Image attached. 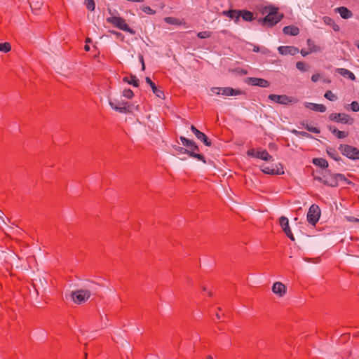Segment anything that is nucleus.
I'll use <instances>...</instances> for the list:
<instances>
[{
	"mask_svg": "<svg viewBox=\"0 0 359 359\" xmlns=\"http://www.w3.org/2000/svg\"><path fill=\"white\" fill-rule=\"evenodd\" d=\"M269 13L258 21L261 22L263 26L271 27L278 24L283 18V14L278 11V8L274 6H269Z\"/></svg>",
	"mask_w": 359,
	"mask_h": 359,
	"instance_id": "nucleus-1",
	"label": "nucleus"
},
{
	"mask_svg": "<svg viewBox=\"0 0 359 359\" xmlns=\"http://www.w3.org/2000/svg\"><path fill=\"white\" fill-rule=\"evenodd\" d=\"M94 285H95V284L93 283L88 286V288L73 291L71 294V297L74 302L77 304L86 302L90 298L92 293L91 290L94 289Z\"/></svg>",
	"mask_w": 359,
	"mask_h": 359,
	"instance_id": "nucleus-2",
	"label": "nucleus"
},
{
	"mask_svg": "<svg viewBox=\"0 0 359 359\" xmlns=\"http://www.w3.org/2000/svg\"><path fill=\"white\" fill-rule=\"evenodd\" d=\"M340 152L351 160H359V149L348 144H340L339 147Z\"/></svg>",
	"mask_w": 359,
	"mask_h": 359,
	"instance_id": "nucleus-3",
	"label": "nucleus"
},
{
	"mask_svg": "<svg viewBox=\"0 0 359 359\" xmlns=\"http://www.w3.org/2000/svg\"><path fill=\"white\" fill-rule=\"evenodd\" d=\"M108 22L113 24L115 27L125 32H129L132 34H135V32L131 29L126 23L124 19L121 17L113 16L107 19Z\"/></svg>",
	"mask_w": 359,
	"mask_h": 359,
	"instance_id": "nucleus-4",
	"label": "nucleus"
},
{
	"mask_svg": "<svg viewBox=\"0 0 359 359\" xmlns=\"http://www.w3.org/2000/svg\"><path fill=\"white\" fill-rule=\"evenodd\" d=\"M320 216V210L317 205H312L307 213V221L309 224L315 226L318 222Z\"/></svg>",
	"mask_w": 359,
	"mask_h": 359,
	"instance_id": "nucleus-5",
	"label": "nucleus"
},
{
	"mask_svg": "<svg viewBox=\"0 0 359 359\" xmlns=\"http://www.w3.org/2000/svg\"><path fill=\"white\" fill-rule=\"evenodd\" d=\"M330 120L341 123L351 125L354 122V119L349 115L344 113H332L329 116Z\"/></svg>",
	"mask_w": 359,
	"mask_h": 359,
	"instance_id": "nucleus-6",
	"label": "nucleus"
},
{
	"mask_svg": "<svg viewBox=\"0 0 359 359\" xmlns=\"http://www.w3.org/2000/svg\"><path fill=\"white\" fill-rule=\"evenodd\" d=\"M315 180L323 183L325 185L336 187L338 186V182H337L335 174H326L324 175L323 177H315Z\"/></svg>",
	"mask_w": 359,
	"mask_h": 359,
	"instance_id": "nucleus-7",
	"label": "nucleus"
},
{
	"mask_svg": "<svg viewBox=\"0 0 359 359\" xmlns=\"http://www.w3.org/2000/svg\"><path fill=\"white\" fill-rule=\"evenodd\" d=\"M109 104L113 109L120 113L130 112V105L128 102H116L109 100Z\"/></svg>",
	"mask_w": 359,
	"mask_h": 359,
	"instance_id": "nucleus-8",
	"label": "nucleus"
},
{
	"mask_svg": "<svg viewBox=\"0 0 359 359\" xmlns=\"http://www.w3.org/2000/svg\"><path fill=\"white\" fill-rule=\"evenodd\" d=\"M280 225L283 229V231L285 232V233L287 235V236L292 241H294V237L290 230V226H289V221L288 219L284 216H282L280 217L279 219Z\"/></svg>",
	"mask_w": 359,
	"mask_h": 359,
	"instance_id": "nucleus-9",
	"label": "nucleus"
},
{
	"mask_svg": "<svg viewBox=\"0 0 359 359\" xmlns=\"http://www.w3.org/2000/svg\"><path fill=\"white\" fill-rule=\"evenodd\" d=\"M268 98L276 103L280 104H287L290 102H291V100L290 97H288L286 95H276V94H270L268 96Z\"/></svg>",
	"mask_w": 359,
	"mask_h": 359,
	"instance_id": "nucleus-10",
	"label": "nucleus"
},
{
	"mask_svg": "<svg viewBox=\"0 0 359 359\" xmlns=\"http://www.w3.org/2000/svg\"><path fill=\"white\" fill-rule=\"evenodd\" d=\"M191 130L193 133L196 135V137L201 141H202L205 145L210 146L211 141L210 139L205 135L203 133L198 130L194 125L191 126Z\"/></svg>",
	"mask_w": 359,
	"mask_h": 359,
	"instance_id": "nucleus-11",
	"label": "nucleus"
},
{
	"mask_svg": "<svg viewBox=\"0 0 359 359\" xmlns=\"http://www.w3.org/2000/svg\"><path fill=\"white\" fill-rule=\"evenodd\" d=\"M248 83L250 85L259 86L262 88H267L270 85V83L267 80L255 77L248 78Z\"/></svg>",
	"mask_w": 359,
	"mask_h": 359,
	"instance_id": "nucleus-12",
	"label": "nucleus"
},
{
	"mask_svg": "<svg viewBox=\"0 0 359 359\" xmlns=\"http://www.w3.org/2000/svg\"><path fill=\"white\" fill-rule=\"evenodd\" d=\"M198 151H199V148L195 143L194 146L191 147L190 150L188 149V154L189 156L196 158L198 161H201L204 163H205L206 161H205V156L201 154H198L197 152H198Z\"/></svg>",
	"mask_w": 359,
	"mask_h": 359,
	"instance_id": "nucleus-13",
	"label": "nucleus"
},
{
	"mask_svg": "<svg viewBox=\"0 0 359 359\" xmlns=\"http://www.w3.org/2000/svg\"><path fill=\"white\" fill-rule=\"evenodd\" d=\"M285 285L280 282H276L272 286V292L279 297H283L286 293Z\"/></svg>",
	"mask_w": 359,
	"mask_h": 359,
	"instance_id": "nucleus-14",
	"label": "nucleus"
},
{
	"mask_svg": "<svg viewBox=\"0 0 359 359\" xmlns=\"http://www.w3.org/2000/svg\"><path fill=\"white\" fill-rule=\"evenodd\" d=\"M243 92L239 89H233L231 87L221 88L220 95L225 96H236L243 94Z\"/></svg>",
	"mask_w": 359,
	"mask_h": 359,
	"instance_id": "nucleus-15",
	"label": "nucleus"
},
{
	"mask_svg": "<svg viewBox=\"0 0 359 359\" xmlns=\"http://www.w3.org/2000/svg\"><path fill=\"white\" fill-rule=\"evenodd\" d=\"M278 52L281 55H294L299 53V48L294 46H280L278 48Z\"/></svg>",
	"mask_w": 359,
	"mask_h": 359,
	"instance_id": "nucleus-16",
	"label": "nucleus"
},
{
	"mask_svg": "<svg viewBox=\"0 0 359 359\" xmlns=\"http://www.w3.org/2000/svg\"><path fill=\"white\" fill-rule=\"evenodd\" d=\"M305 107L315 111L325 112L326 111V107L322 104L305 102Z\"/></svg>",
	"mask_w": 359,
	"mask_h": 359,
	"instance_id": "nucleus-17",
	"label": "nucleus"
},
{
	"mask_svg": "<svg viewBox=\"0 0 359 359\" xmlns=\"http://www.w3.org/2000/svg\"><path fill=\"white\" fill-rule=\"evenodd\" d=\"M145 81L148 83L152 89L153 93L158 97L162 98L164 97L163 91L159 90L156 86L155 83L151 80L149 77L145 78Z\"/></svg>",
	"mask_w": 359,
	"mask_h": 359,
	"instance_id": "nucleus-18",
	"label": "nucleus"
},
{
	"mask_svg": "<svg viewBox=\"0 0 359 359\" xmlns=\"http://www.w3.org/2000/svg\"><path fill=\"white\" fill-rule=\"evenodd\" d=\"M283 31L285 34L290 36H297L299 34V29L294 25L285 26Z\"/></svg>",
	"mask_w": 359,
	"mask_h": 359,
	"instance_id": "nucleus-19",
	"label": "nucleus"
},
{
	"mask_svg": "<svg viewBox=\"0 0 359 359\" xmlns=\"http://www.w3.org/2000/svg\"><path fill=\"white\" fill-rule=\"evenodd\" d=\"M223 15L231 19H235L238 21L241 15V11L240 10H229L223 11Z\"/></svg>",
	"mask_w": 359,
	"mask_h": 359,
	"instance_id": "nucleus-20",
	"label": "nucleus"
},
{
	"mask_svg": "<svg viewBox=\"0 0 359 359\" xmlns=\"http://www.w3.org/2000/svg\"><path fill=\"white\" fill-rule=\"evenodd\" d=\"M255 158H260L265 161H273V157L271 156L266 150H258L257 151V154H255Z\"/></svg>",
	"mask_w": 359,
	"mask_h": 359,
	"instance_id": "nucleus-21",
	"label": "nucleus"
},
{
	"mask_svg": "<svg viewBox=\"0 0 359 359\" xmlns=\"http://www.w3.org/2000/svg\"><path fill=\"white\" fill-rule=\"evenodd\" d=\"M337 72H338L340 75L345 78H348L351 81L355 80V76L353 72L349 71L348 69L344 68H338L337 69Z\"/></svg>",
	"mask_w": 359,
	"mask_h": 359,
	"instance_id": "nucleus-22",
	"label": "nucleus"
},
{
	"mask_svg": "<svg viewBox=\"0 0 359 359\" xmlns=\"http://www.w3.org/2000/svg\"><path fill=\"white\" fill-rule=\"evenodd\" d=\"M336 10L344 19H348L353 15L352 12L344 6L339 7Z\"/></svg>",
	"mask_w": 359,
	"mask_h": 359,
	"instance_id": "nucleus-23",
	"label": "nucleus"
},
{
	"mask_svg": "<svg viewBox=\"0 0 359 359\" xmlns=\"http://www.w3.org/2000/svg\"><path fill=\"white\" fill-rule=\"evenodd\" d=\"M329 130L332 134L336 135L339 139H343L348 136V133H346L344 131H340V130H337L335 126H329Z\"/></svg>",
	"mask_w": 359,
	"mask_h": 359,
	"instance_id": "nucleus-24",
	"label": "nucleus"
},
{
	"mask_svg": "<svg viewBox=\"0 0 359 359\" xmlns=\"http://www.w3.org/2000/svg\"><path fill=\"white\" fill-rule=\"evenodd\" d=\"M261 170L263 172L270 175H280L283 174L284 172H280L278 170H276L274 168H270L267 165L263 164L261 165Z\"/></svg>",
	"mask_w": 359,
	"mask_h": 359,
	"instance_id": "nucleus-25",
	"label": "nucleus"
},
{
	"mask_svg": "<svg viewBox=\"0 0 359 359\" xmlns=\"http://www.w3.org/2000/svg\"><path fill=\"white\" fill-rule=\"evenodd\" d=\"M323 22L327 25H330V27H332V28L334 30V31H339V27L338 25H337L334 20L329 17V16H325L323 17Z\"/></svg>",
	"mask_w": 359,
	"mask_h": 359,
	"instance_id": "nucleus-26",
	"label": "nucleus"
},
{
	"mask_svg": "<svg viewBox=\"0 0 359 359\" xmlns=\"http://www.w3.org/2000/svg\"><path fill=\"white\" fill-rule=\"evenodd\" d=\"M326 151L330 157L334 160L339 161L341 160V157L339 156L338 152L336 149L332 147H327Z\"/></svg>",
	"mask_w": 359,
	"mask_h": 359,
	"instance_id": "nucleus-27",
	"label": "nucleus"
},
{
	"mask_svg": "<svg viewBox=\"0 0 359 359\" xmlns=\"http://www.w3.org/2000/svg\"><path fill=\"white\" fill-rule=\"evenodd\" d=\"M313 163L322 168H327L328 167L327 161L322 158H316L313 159Z\"/></svg>",
	"mask_w": 359,
	"mask_h": 359,
	"instance_id": "nucleus-28",
	"label": "nucleus"
},
{
	"mask_svg": "<svg viewBox=\"0 0 359 359\" xmlns=\"http://www.w3.org/2000/svg\"><path fill=\"white\" fill-rule=\"evenodd\" d=\"M123 81L124 82H126V83H129V84L133 85V86H135V87H137V86H139V80H138V79H137L135 76H134V75H130V79H129V78H128V77H124V78L123 79Z\"/></svg>",
	"mask_w": 359,
	"mask_h": 359,
	"instance_id": "nucleus-29",
	"label": "nucleus"
},
{
	"mask_svg": "<svg viewBox=\"0 0 359 359\" xmlns=\"http://www.w3.org/2000/svg\"><path fill=\"white\" fill-rule=\"evenodd\" d=\"M180 139L182 144L187 148V149L190 150L191 147H192L195 144V142H194L193 140H189L183 136H181L180 137Z\"/></svg>",
	"mask_w": 359,
	"mask_h": 359,
	"instance_id": "nucleus-30",
	"label": "nucleus"
},
{
	"mask_svg": "<svg viewBox=\"0 0 359 359\" xmlns=\"http://www.w3.org/2000/svg\"><path fill=\"white\" fill-rule=\"evenodd\" d=\"M306 43L309 48L310 52L315 53V52H318V51L321 50L320 47L315 45L314 42L311 39H308L306 41Z\"/></svg>",
	"mask_w": 359,
	"mask_h": 359,
	"instance_id": "nucleus-31",
	"label": "nucleus"
},
{
	"mask_svg": "<svg viewBox=\"0 0 359 359\" xmlns=\"http://www.w3.org/2000/svg\"><path fill=\"white\" fill-rule=\"evenodd\" d=\"M245 21L250 22L253 20V13L248 11H241V15Z\"/></svg>",
	"mask_w": 359,
	"mask_h": 359,
	"instance_id": "nucleus-32",
	"label": "nucleus"
},
{
	"mask_svg": "<svg viewBox=\"0 0 359 359\" xmlns=\"http://www.w3.org/2000/svg\"><path fill=\"white\" fill-rule=\"evenodd\" d=\"M302 124L304 126V128L306 129L309 132H311L316 134H318L320 132L318 128L312 126L307 123L302 122Z\"/></svg>",
	"mask_w": 359,
	"mask_h": 359,
	"instance_id": "nucleus-33",
	"label": "nucleus"
},
{
	"mask_svg": "<svg viewBox=\"0 0 359 359\" xmlns=\"http://www.w3.org/2000/svg\"><path fill=\"white\" fill-rule=\"evenodd\" d=\"M296 67L301 72H306L309 69L310 67L308 64L304 62H297L296 63Z\"/></svg>",
	"mask_w": 359,
	"mask_h": 359,
	"instance_id": "nucleus-34",
	"label": "nucleus"
},
{
	"mask_svg": "<svg viewBox=\"0 0 359 359\" xmlns=\"http://www.w3.org/2000/svg\"><path fill=\"white\" fill-rule=\"evenodd\" d=\"M11 50V46L9 43H0V51L3 53H8Z\"/></svg>",
	"mask_w": 359,
	"mask_h": 359,
	"instance_id": "nucleus-35",
	"label": "nucleus"
},
{
	"mask_svg": "<svg viewBox=\"0 0 359 359\" xmlns=\"http://www.w3.org/2000/svg\"><path fill=\"white\" fill-rule=\"evenodd\" d=\"M324 96L330 101H335L337 99V97L331 90L326 91Z\"/></svg>",
	"mask_w": 359,
	"mask_h": 359,
	"instance_id": "nucleus-36",
	"label": "nucleus"
},
{
	"mask_svg": "<svg viewBox=\"0 0 359 359\" xmlns=\"http://www.w3.org/2000/svg\"><path fill=\"white\" fill-rule=\"evenodd\" d=\"M335 177H336V180H337V182H338L339 180H341V181H344L346 182L348 184H352V182H351L350 180H348L344 175L343 174H340V173H338V174H335Z\"/></svg>",
	"mask_w": 359,
	"mask_h": 359,
	"instance_id": "nucleus-37",
	"label": "nucleus"
},
{
	"mask_svg": "<svg viewBox=\"0 0 359 359\" xmlns=\"http://www.w3.org/2000/svg\"><path fill=\"white\" fill-rule=\"evenodd\" d=\"M164 20L170 25H180L179 20L173 17H167Z\"/></svg>",
	"mask_w": 359,
	"mask_h": 359,
	"instance_id": "nucleus-38",
	"label": "nucleus"
},
{
	"mask_svg": "<svg viewBox=\"0 0 359 359\" xmlns=\"http://www.w3.org/2000/svg\"><path fill=\"white\" fill-rule=\"evenodd\" d=\"M85 4L89 11H93L95 10V4L93 0H85Z\"/></svg>",
	"mask_w": 359,
	"mask_h": 359,
	"instance_id": "nucleus-39",
	"label": "nucleus"
},
{
	"mask_svg": "<svg viewBox=\"0 0 359 359\" xmlns=\"http://www.w3.org/2000/svg\"><path fill=\"white\" fill-rule=\"evenodd\" d=\"M141 9L142 10L143 12L149 15H154L156 13L155 11H154L149 6H141Z\"/></svg>",
	"mask_w": 359,
	"mask_h": 359,
	"instance_id": "nucleus-40",
	"label": "nucleus"
},
{
	"mask_svg": "<svg viewBox=\"0 0 359 359\" xmlns=\"http://www.w3.org/2000/svg\"><path fill=\"white\" fill-rule=\"evenodd\" d=\"M197 36L200 39H207V38H209L211 36V34H210V32L203 31V32H198Z\"/></svg>",
	"mask_w": 359,
	"mask_h": 359,
	"instance_id": "nucleus-41",
	"label": "nucleus"
},
{
	"mask_svg": "<svg viewBox=\"0 0 359 359\" xmlns=\"http://www.w3.org/2000/svg\"><path fill=\"white\" fill-rule=\"evenodd\" d=\"M123 95L126 98L131 99L133 97L134 93L130 89H126L123 92Z\"/></svg>",
	"mask_w": 359,
	"mask_h": 359,
	"instance_id": "nucleus-42",
	"label": "nucleus"
},
{
	"mask_svg": "<svg viewBox=\"0 0 359 359\" xmlns=\"http://www.w3.org/2000/svg\"><path fill=\"white\" fill-rule=\"evenodd\" d=\"M350 106H351V108L353 111L357 112L359 111V104L358 102H356V101L352 102L351 103Z\"/></svg>",
	"mask_w": 359,
	"mask_h": 359,
	"instance_id": "nucleus-43",
	"label": "nucleus"
},
{
	"mask_svg": "<svg viewBox=\"0 0 359 359\" xmlns=\"http://www.w3.org/2000/svg\"><path fill=\"white\" fill-rule=\"evenodd\" d=\"M175 150H177V151H179L181 154H188V149H187L184 147H175Z\"/></svg>",
	"mask_w": 359,
	"mask_h": 359,
	"instance_id": "nucleus-44",
	"label": "nucleus"
},
{
	"mask_svg": "<svg viewBox=\"0 0 359 359\" xmlns=\"http://www.w3.org/2000/svg\"><path fill=\"white\" fill-rule=\"evenodd\" d=\"M211 92L217 95H220L221 87H213L210 89Z\"/></svg>",
	"mask_w": 359,
	"mask_h": 359,
	"instance_id": "nucleus-45",
	"label": "nucleus"
},
{
	"mask_svg": "<svg viewBox=\"0 0 359 359\" xmlns=\"http://www.w3.org/2000/svg\"><path fill=\"white\" fill-rule=\"evenodd\" d=\"M295 133H297V131L294 130V131ZM298 133L302 136V137H311V135H310L309 133H306V132H304V131H302V132H298Z\"/></svg>",
	"mask_w": 359,
	"mask_h": 359,
	"instance_id": "nucleus-46",
	"label": "nucleus"
},
{
	"mask_svg": "<svg viewBox=\"0 0 359 359\" xmlns=\"http://www.w3.org/2000/svg\"><path fill=\"white\" fill-rule=\"evenodd\" d=\"M320 79V75L319 74H313L311 76V80L313 82H317Z\"/></svg>",
	"mask_w": 359,
	"mask_h": 359,
	"instance_id": "nucleus-47",
	"label": "nucleus"
},
{
	"mask_svg": "<svg viewBox=\"0 0 359 359\" xmlns=\"http://www.w3.org/2000/svg\"><path fill=\"white\" fill-rule=\"evenodd\" d=\"M139 60H140V62H141V64H142V70H144V69H145V65H144V57H143V55H139Z\"/></svg>",
	"mask_w": 359,
	"mask_h": 359,
	"instance_id": "nucleus-48",
	"label": "nucleus"
},
{
	"mask_svg": "<svg viewBox=\"0 0 359 359\" xmlns=\"http://www.w3.org/2000/svg\"><path fill=\"white\" fill-rule=\"evenodd\" d=\"M247 154L248 156L255 157V154H257V151H255L254 149H250L247 151Z\"/></svg>",
	"mask_w": 359,
	"mask_h": 359,
	"instance_id": "nucleus-49",
	"label": "nucleus"
},
{
	"mask_svg": "<svg viewBox=\"0 0 359 359\" xmlns=\"http://www.w3.org/2000/svg\"><path fill=\"white\" fill-rule=\"evenodd\" d=\"M112 33L114 34H115L117 36V38H120L121 40H123L124 36L121 33L116 32V31L112 32Z\"/></svg>",
	"mask_w": 359,
	"mask_h": 359,
	"instance_id": "nucleus-50",
	"label": "nucleus"
},
{
	"mask_svg": "<svg viewBox=\"0 0 359 359\" xmlns=\"http://www.w3.org/2000/svg\"><path fill=\"white\" fill-rule=\"evenodd\" d=\"M311 52H310V50H305L304 49H302L301 50V54L302 55V56L305 57L306 55H308L309 53H311Z\"/></svg>",
	"mask_w": 359,
	"mask_h": 359,
	"instance_id": "nucleus-51",
	"label": "nucleus"
},
{
	"mask_svg": "<svg viewBox=\"0 0 359 359\" xmlns=\"http://www.w3.org/2000/svg\"><path fill=\"white\" fill-rule=\"evenodd\" d=\"M185 280H186V283L190 285H192V280H191V278L189 276H187L185 278Z\"/></svg>",
	"mask_w": 359,
	"mask_h": 359,
	"instance_id": "nucleus-52",
	"label": "nucleus"
},
{
	"mask_svg": "<svg viewBox=\"0 0 359 359\" xmlns=\"http://www.w3.org/2000/svg\"><path fill=\"white\" fill-rule=\"evenodd\" d=\"M224 314H219V313H216V318L217 320H220L222 318V316H224Z\"/></svg>",
	"mask_w": 359,
	"mask_h": 359,
	"instance_id": "nucleus-53",
	"label": "nucleus"
},
{
	"mask_svg": "<svg viewBox=\"0 0 359 359\" xmlns=\"http://www.w3.org/2000/svg\"><path fill=\"white\" fill-rule=\"evenodd\" d=\"M84 49H85L86 51H89L90 50L89 45L86 44L85 46H84Z\"/></svg>",
	"mask_w": 359,
	"mask_h": 359,
	"instance_id": "nucleus-54",
	"label": "nucleus"
},
{
	"mask_svg": "<svg viewBox=\"0 0 359 359\" xmlns=\"http://www.w3.org/2000/svg\"><path fill=\"white\" fill-rule=\"evenodd\" d=\"M349 220L355 222H359V219L358 218H352L351 219H350Z\"/></svg>",
	"mask_w": 359,
	"mask_h": 359,
	"instance_id": "nucleus-55",
	"label": "nucleus"
},
{
	"mask_svg": "<svg viewBox=\"0 0 359 359\" xmlns=\"http://www.w3.org/2000/svg\"><path fill=\"white\" fill-rule=\"evenodd\" d=\"M128 1H133V2H143L144 0H127Z\"/></svg>",
	"mask_w": 359,
	"mask_h": 359,
	"instance_id": "nucleus-56",
	"label": "nucleus"
},
{
	"mask_svg": "<svg viewBox=\"0 0 359 359\" xmlns=\"http://www.w3.org/2000/svg\"><path fill=\"white\" fill-rule=\"evenodd\" d=\"M253 51L254 52H259V48L257 47V46H255L254 49H253Z\"/></svg>",
	"mask_w": 359,
	"mask_h": 359,
	"instance_id": "nucleus-57",
	"label": "nucleus"
},
{
	"mask_svg": "<svg viewBox=\"0 0 359 359\" xmlns=\"http://www.w3.org/2000/svg\"><path fill=\"white\" fill-rule=\"evenodd\" d=\"M206 359H213V356L212 355H208Z\"/></svg>",
	"mask_w": 359,
	"mask_h": 359,
	"instance_id": "nucleus-58",
	"label": "nucleus"
},
{
	"mask_svg": "<svg viewBox=\"0 0 359 359\" xmlns=\"http://www.w3.org/2000/svg\"><path fill=\"white\" fill-rule=\"evenodd\" d=\"M92 41L90 38H87L86 42V43H90Z\"/></svg>",
	"mask_w": 359,
	"mask_h": 359,
	"instance_id": "nucleus-59",
	"label": "nucleus"
},
{
	"mask_svg": "<svg viewBox=\"0 0 359 359\" xmlns=\"http://www.w3.org/2000/svg\"><path fill=\"white\" fill-rule=\"evenodd\" d=\"M356 46H357L358 48L359 49V40L357 41Z\"/></svg>",
	"mask_w": 359,
	"mask_h": 359,
	"instance_id": "nucleus-60",
	"label": "nucleus"
},
{
	"mask_svg": "<svg viewBox=\"0 0 359 359\" xmlns=\"http://www.w3.org/2000/svg\"><path fill=\"white\" fill-rule=\"evenodd\" d=\"M202 290H203V291H206V290H207V288H206L205 287H202Z\"/></svg>",
	"mask_w": 359,
	"mask_h": 359,
	"instance_id": "nucleus-61",
	"label": "nucleus"
},
{
	"mask_svg": "<svg viewBox=\"0 0 359 359\" xmlns=\"http://www.w3.org/2000/svg\"><path fill=\"white\" fill-rule=\"evenodd\" d=\"M209 296H212V293L210 292H208Z\"/></svg>",
	"mask_w": 359,
	"mask_h": 359,
	"instance_id": "nucleus-62",
	"label": "nucleus"
},
{
	"mask_svg": "<svg viewBox=\"0 0 359 359\" xmlns=\"http://www.w3.org/2000/svg\"><path fill=\"white\" fill-rule=\"evenodd\" d=\"M221 310V308H218V311H220Z\"/></svg>",
	"mask_w": 359,
	"mask_h": 359,
	"instance_id": "nucleus-63",
	"label": "nucleus"
}]
</instances>
